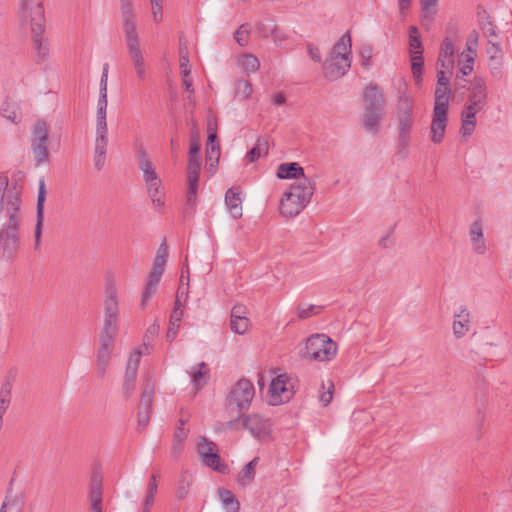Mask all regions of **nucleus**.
I'll use <instances>...</instances> for the list:
<instances>
[{
	"instance_id": "nucleus-1",
	"label": "nucleus",
	"mask_w": 512,
	"mask_h": 512,
	"mask_svg": "<svg viewBox=\"0 0 512 512\" xmlns=\"http://www.w3.org/2000/svg\"><path fill=\"white\" fill-rule=\"evenodd\" d=\"M21 193L16 185L9 187V179L0 175V255L13 262L20 247L22 223Z\"/></svg>"
},
{
	"instance_id": "nucleus-2",
	"label": "nucleus",
	"mask_w": 512,
	"mask_h": 512,
	"mask_svg": "<svg viewBox=\"0 0 512 512\" xmlns=\"http://www.w3.org/2000/svg\"><path fill=\"white\" fill-rule=\"evenodd\" d=\"M21 17L31 26L32 42L37 54V62L46 60L49 55L48 40L44 37V0H20Z\"/></svg>"
},
{
	"instance_id": "nucleus-3",
	"label": "nucleus",
	"mask_w": 512,
	"mask_h": 512,
	"mask_svg": "<svg viewBox=\"0 0 512 512\" xmlns=\"http://www.w3.org/2000/svg\"><path fill=\"white\" fill-rule=\"evenodd\" d=\"M123 33L129 55L140 80L145 78V63L136 30L135 12L132 0H119Z\"/></svg>"
},
{
	"instance_id": "nucleus-4",
	"label": "nucleus",
	"mask_w": 512,
	"mask_h": 512,
	"mask_svg": "<svg viewBox=\"0 0 512 512\" xmlns=\"http://www.w3.org/2000/svg\"><path fill=\"white\" fill-rule=\"evenodd\" d=\"M364 127L367 131L376 133L384 115V95L377 84L367 86L364 93Z\"/></svg>"
},
{
	"instance_id": "nucleus-5",
	"label": "nucleus",
	"mask_w": 512,
	"mask_h": 512,
	"mask_svg": "<svg viewBox=\"0 0 512 512\" xmlns=\"http://www.w3.org/2000/svg\"><path fill=\"white\" fill-rule=\"evenodd\" d=\"M337 353V344L325 334H314L307 338L302 356L314 361H330Z\"/></svg>"
},
{
	"instance_id": "nucleus-6",
	"label": "nucleus",
	"mask_w": 512,
	"mask_h": 512,
	"mask_svg": "<svg viewBox=\"0 0 512 512\" xmlns=\"http://www.w3.org/2000/svg\"><path fill=\"white\" fill-rule=\"evenodd\" d=\"M197 452L203 465L221 474H227L229 472V467L222 461L218 446L215 442L206 437H199L197 441Z\"/></svg>"
},
{
	"instance_id": "nucleus-7",
	"label": "nucleus",
	"mask_w": 512,
	"mask_h": 512,
	"mask_svg": "<svg viewBox=\"0 0 512 512\" xmlns=\"http://www.w3.org/2000/svg\"><path fill=\"white\" fill-rule=\"evenodd\" d=\"M48 125L44 119H38L31 134V150L34 156L35 166H40L48 161Z\"/></svg>"
},
{
	"instance_id": "nucleus-8",
	"label": "nucleus",
	"mask_w": 512,
	"mask_h": 512,
	"mask_svg": "<svg viewBox=\"0 0 512 512\" xmlns=\"http://www.w3.org/2000/svg\"><path fill=\"white\" fill-rule=\"evenodd\" d=\"M154 380L151 376L147 375L141 387V399L138 405V429L144 430L149 424L152 414V404L154 396Z\"/></svg>"
},
{
	"instance_id": "nucleus-9",
	"label": "nucleus",
	"mask_w": 512,
	"mask_h": 512,
	"mask_svg": "<svg viewBox=\"0 0 512 512\" xmlns=\"http://www.w3.org/2000/svg\"><path fill=\"white\" fill-rule=\"evenodd\" d=\"M255 395L253 383L245 378L236 382L227 396L228 405H236L240 412L250 407L251 401Z\"/></svg>"
},
{
	"instance_id": "nucleus-10",
	"label": "nucleus",
	"mask_w": 512,
	"mask_h": 512,
	"mask_svg": "<svg viewBox=\"0 0 512 512\" xmlns=\"http://www.w3.org/2000/svg\"><path fill=\"white\" fill-rule=\"evenodd\" d=\"M240 418H242V427L249 430L254 437L260 438L270 433V422L258 414L239 416L236 419L227 422V428L237 429Z\"/></svg>"
},
{
	"instance_id": "nucleus-11",
	"label": "nucleus",
	"mask_w": 512,
	"mask_h": 512,
	"mask_svg": "<svg viewBox=\"0 0 512 512\" xmlns=\"http://www.w3.org/2000/svg\"><path fill=\"white\" fill-rule=\"evenodd\" d=\"M167 259L162 258V256H156L154 259L153 267L149 273L148 280L146 282L144 291L142 293V298L140 302L141 309H145L147 302L156 292V288L161 280V277L164 273L165 265Z\"/></svg>"
},
{
	"instance_id": "nucleus-12",
	"label": "nucleus",
	"mask_w": 512,
	"mask_h": 512,
	"mask_svg": "<svg viewBox=\"0 0 512 512\" xmlns=\"http://www.w3.org/2000/svg\"><path fill=\"white\" fill-rule=\"evenodd\" d=\"M288 377L286 374L276 376L269 386V401L272 406L281 405L288 402L294 395V391L288 388Z\"/></svg>"
},
{
	"instance_id": "nucleus-13",
	"label": "nucleus",
	"mask_w": 512,
	"mask_h": 512,
	"mask_svg": "<svg viewBox=\"0 0 512 512\" xmlns=\"http://www.w3.org/2000/svg\"><path fill=\"white\" fill-rule=\"evenodd\" d=\"M448 108L445 104L439 103L434 105L433 116L431 122V141L439 144L443 141L447 126Z\"/></svg>"
},
{
	"instance_id": "nucleus-14",
	"label": "nucleus",
	"mask_w": 512,
	"mask_h": 512,
	"mask_svg": "<svg viewBox=\"0 0 512 512\" xmlns=\"http://www.w3.org/2000/svg\"><path fill=\"white\" fill-rule=\"evenodd\" d=\"M46 184L45 178L41 177L39 179V188H38V196H37V204H36V225H35V249H38L41 241L42 228L44 222V204L46 201Z\"/></svg>"
},
{
	"instance_id": "nucleus-15",
	"label": "nucleus",
	"mask_w": 512,
	"mask_h": 512,
	"mask_svg": "<svg viewBox=\"0 0 512 512\" xmlns=\"http://www.w3.org/2000/svg\"><path fill=\"white\" fill-rule=\"evenodd\" d=\"M413 121V116L398 117V154H400L402 158H406L408 155Z\"/></svg>"
},
{
	"instance_id": "nucleus-16",
	"label": "nucleus",
	"mask_w": 512,
	"mask_h": 512,
	"mask_svg": "<svg viewBox=\"0 0 512 512\" xmlns=\"http://www.w3.org/2000/svg\"><path fill=\"white\" fill-rule=\"evenodd\" d=\"M315 182L306 176L291 184L290 190L287 193L305 204H309L314 194Z\"/></svg>"
},
{
	"instance_id": "nucleus-17",
	"label": "nucleus",
	"mask_w": 512,
	"mask_h": 512,
	"mask_svg": "<svg viewBox=\"0 0 512 512\" xmlns=\"http://www.w3.org/2000/svg\"><path fill=\"white\" fill-rule=\"evenodd\" d=\"M351 66V60H340L331 57L323 65L324 77L329 81H335L346 74Z\"/></svg>"
},
{
	"instance_id": "nucleus-18",
	"label": "nucleus",
	"mask_w": 512,
	"mask_h": 512,
	"mask_svg": "<svg viewBox=\"0 0 512 512\" xmlns=\"http://www.w3.org/2000/svg\"><path fill=\"white\" fill-rule=\"evenodd\" d=\"M136 159L139 169L143 172L145 183L160 179L142 144L136 146Z\"/></svg>"
},
{
	"instance_id": "nucleus-19",
	"label": "nucleus",
	"mask_w": 512,
	"mask_h": 512,
	"mask_svg": "<svg viewBox=\"0 0 512 512\" xmlns=\"http://www.w3.org/2000/svg\"><path fill=\"white\" fill-rule=\"evenodd\" d=\"M114 348V342H109V340H99V348L97 351V359H96V366L98 375L100 378H103L106 369L109 366L110 363V357L111 353Z\"/></svg>"
},
{
	"instance_id": "nucleus-20",
	"label": "nucleus",
	"mask_w": 512,
	"mask_h": 512,
	"mask_svg": "<svg viewBox=\"0 0 512 512\" xmlns=\"http://www.w3.org/2000/svg\"><path fill=\"white\" fill-rule=\"evenodd\" d=\"M451 93L450 81L446 76L444 70L437 71V86L435 89V101L434 105L439 103L445 104V107H449V95Z\"/></svg>"
},
{
	"instance_id": "nucleus-21",
	"label": "nucleus",
	"mask_w": 512,
	"mask_h": 512,
	"mask_svg": "<svg viewBox=\"0 0 512 512\" xmlns=\"http://www.w3.org/2000/svg\"><path fill=\"white\" fill-rule=\"evenodd\" d=\"M306 206L307 204L286 192L281 199L279 210L282 216L295 217L300 214Z\"/></svg>"
},
{
	"instance_id": "nucleus-22",
	"label": "nucleus",
	"mask_w": 512,
	"mask_h": 512,
	"mask_svg": "<svg viewBox=\"0 0 512 512\" xmlns=\"http://www.w3.org/2000/svg\"><path fill=\"white\" fill-rule=\"evenodd\" d=\"M207 142H206V158L211 160L215 156V161L218 163L220 157V145L217 140V125L212 120L207 123Z\"/></svg>"
},
{
	"instance_id": "nucleus-23",
	"label": "nucleus",
	"mask_w": 512,
	"mask_h": 512,
	"mask_svg": "<svg viewBox=\"0 0 512 512\" xmlns=\"http://www.w3.org/2000/svg\"><path fill=\"white\" fill-rule=\"evenodd\" d=\"M239 187H231L225 193V204L234 219L242 216V199Z\"/></svg>"
},
{
	"instance_id": "nucleus-24",
	"label": "nucleus",
	"mask_w": 512,
	"mask_h": 512,
	"mask_svg": "<svg viewBox=\"0 0 512 512\" xmlns=\"http://www.w3.org/2000/svg\"><path fill=\"white\" fill-rule=\"evenodd\" d=\"M352 44H351V35L350 31H347L344 33L340 39L334 44L332 51H331V57H334L336 59L340 60H351V53H352Z\"/></svg>"
},
{
	"instance_id": "nucleus-25",
	"label": "nucleus",
	"mask_w": 512,
	"mask_h": 512,
	"mask_svg": "<svg viewBox=\"0 0 512 512\" xmlns=\"http://www.w3.org/2000/svg\"><path fill=\"white\" fill-rule=\"evenodd\" d=\"M279 179H301L305 177L304 169L297 162L282 163L277 168Z\"/></svg>"
},
{
	"instance_id": "nucleus-26",
	"label": "nucleus",
	"mask_w": 512,
	"mask_h": 512,
	"mask_svg": "<svg viewBox=\"0 0 512 512\" xmlns=\"http://www.w3.org/2000/svg\"><path fill=\"white\" fill-rule=\"evenodd\" d=\"M453 322V333L456 338L463 337L469 331L470 312L467 307L461 306Z\"/></svg>"
},
{
	"instance_id": "nucleus-27",
	"label": "nucleus",
	"mask_w": 512,
	"mask_h": 512,
	"mask_svg": "<svg viewBox=\"0 0 512 512\" xmlns=\"http://www.w3.org/2000/svg\"><path fill=\"white\" fill-rule=\"evenodd\" d=\"M119 330V315H104V324L99 340H109L115 342V337Z\"/></svg>"
},
{
	"instance_id": "nucleus-28",
	"label": "nucleus",
	"mask_w": 512,
	"mask_h": 512,
	"mask_svg": "<svg viewBox=\"0 0 512 512\" xmlns=\"http://www.w3.org/2000/svg\"><path fill=\"white\" fill-rule=\"evenodd\" d=\"M104 315H119L117 289L113 283H107L105 289Z\"/></svg>"
},
{
	"instance_id": "nucleus-29",
	"label": "nucleus",
	"mask_w": 512,
	"mask_h": 512,
	"mask_svg": "<svg viewBox=\"0 0 512 512\" xmlns=\"http://www.w3.org/2000/svg\"><path fill=\"white\" fill-rule=\"evenodd\" d=\"M180 301H179V296L177 295V298H176V301H175V307L173 309V312L170 316V321H169V327H168V330H167V333H166V339L168 342H172L177 334H178V329L180 327V322L182 320V317H183V311L180 309Z\"/></svg>"
},
{
	"instance_id": "nucleus-30",
	"label": "nucleus",
	"mask_w": 512,
	"mask_h": 512,
	"mask_svg": "<svg viewBox=\"0 0 512 512\" xmlns=\"http://www.w3.org/2000/svg\"><path fill=\"white\" fill-rule=\"evenodd\" d=\"M469 100H474L480 104L486 105L487 91L486 84L482 77L475 76L469 88Z\"/></svg>"
},
{
	"instance_id": "nucleus-31",
	"label": "nucleus",
	"mask_w": 512,
	"mask_h": 512,
	"mask_svg": "<svg viewBox=\"0 0 512 512\" xmlns=\"http://www.w3.org/2000/svg\"><path fill=\"white\" fill-rule=\"evenodd\" d=\"M471 241L477 254H484L486 246L483 240L482 224L480 221H474L470 228Z\"/></svg>"
},
{
	"instance_id": "nucleus-32",
	"label": "nucleus",
	"mask_w": 512,
	"mask_h": 512,
	"mask_svg": "<svg viewBox=\"0 0 512 512\" xmlns=\"http://www.w3.org/2000/svg\"><path fill=\"white\" fill-rule=\"evenodd\" d=\"M209 379V368L205 362L197 364L194 371L191 373V383L199 390L206 385Z\"/></svg>"
},
{
	"instance_id": "nucleus-33",
	"label": "nucleus",
	"mask_w": 512,
	"mask_h": 512,
	"mask_svg": "<svg viewBox=\"0 0 512 512\" xmlns=\"http://www.w3.org/2000/svg\"><path fill=\"white\" fill-rule=\"evenodd\" d=\"M217 493L226 512H239L240 503L230 490L220 487L218 488Z\"/></svg>"
},
{
	"instance_id": "nucleus-34",
	"label": "nucleus",
	"mask_w": 512,
	"mask_h": 512,
	"mask_svg": "<svg viewBox=\"0 0 512 512\" xmlns=\"http://www.w3.org/2000/svg\"><path fill=\"white\" fill-rule=\"evenodd\" d=\"M403 116H413V102L406 89L398 92L397 117Z\"/></svg>"
},
{
	"instance_id": "nucleus-35",
	"label": "nucleus",
	"mask_w": 512,
	"mask_h": 512,
	"mask_svg": "<svg viewBox=\"0 0 512 512\" xmlns=\"http://www.w3.org/2000/svg\"><path fill=\"white\" fill-rule=\"evenodd\" d=\"M0 114L7 120L14 124H18L21 121L22 114L20 107L17 103L6 100L3 102Z\"/></svg>"
},
{
	"instance_id": "nucleus-36",
	"label": "nucleus",
	"mask_w": 512,
	"mask_h": 512,
	"mask_svg": "<svg viewBox=\"0 0 512 512\" xmlns=\"http://www.w3.org/2000/svg\"><path fill=\"white\" fill-rule=\"evenodd\" d=\"M269 150L268 141L264 137H258L255 145L246 153L245 159L248 163H253L260 158L262 154L267 155Z\"/></svg>"
},
{
	"instance_id": "nucleus-37",
	"label": "nucleus",
	"mask_w": 512,
	"mask_h": 512,
	"mask_svg": "<svg viewBox=\"0 0 512 512\" xmlns=\"http://www.w3.org/2000/svg\"><path fill=\"white\" fill-rule=\"evenodd\" d=\"M199 176L197 174L189 175L187 174L188 188L186 194V205L190 209H194L196 206L197 200V191L199 186Z\"/></svg>"
},
{
	"instance_id": "nucleus-38",
	"label": "nucleus",
	"mask_w": 512,
	"mask_h": 512,
	"mask_svg": "<svg viewBox=\"0 0 512 512\" xmlns=\"http://www.w3.org/2000/svg\"><path fill=\"white\" fill-rule=\"evenodd\" d=\"M258 461H259V457L253 458L239 472L237 480H238V483L241 486H246V485L250 484L254 480L255 474H256L255 470H256V466L258 464Z\"/></svg>"
},
{
	"instance_id": "nucleus-39",
	"label": "nucleus",
	"mask_w": 512,
	"mask_h": 512,
	"mask_svg": "<svg viewBox=\"0 0 512 512\" xmlns=\"http://www.w3.org/2000/svg\"><path fill=\"white\" fill-rule=\"evenodd\" d=\"M494 54L492 57H489V67L491 71V75L495 79H501L503 77V61H502V55H501V48H498L495 46L493 48Z\"/></svg>"
},
{
	"instance_id": "nucleus-40",
	"label": "nucleus",
	"mask_w": 512,
	"mask_h": 512,
	"mask_svg": "<svg viewBox=\"0 0 512 512\" xmlns=\"http://www.w3.org/2000/svg\"><path fill=\"white\" fill-rule=\"evenodd\" d=\"M192 475L188 471H183L180 474L177 489H176V497L178 500H183L189 493L190 486L192 484Z\"/></svg>"
},
{
	"instance_id": "nucleus-41",
	"label": "nucleus",
	"mask_w": 512,
	"mask_h": 512,
	"mask_svg": "<svg viewBox=\"0 0 512 512\" xmlns=\"http://www.w3.org/2000/svg\"><path fill=\"white\" fill-rule=\"evenodd\" d=\"M108 70L109 65L108 63H105L103 65V71L100 79V90H99V98L97 107H104L107 108V81H108Z\"/></svg>"
},
{
	"instance_id": "nucleus-42",
	"label": "nucleus",
	"mask_w": 512,
	"mask_h": 512,
	"mask_svg": "<svg viewBox=\"0 0 512 512\" xmlns=\"http://www.w3.org/2000/svg\"><path fill=\"white\" fill-rule=\"evenodd\" d=\"M146 184H147V190H148L149 196L152 199V202L155 205L163 206L164 199H163V194L161 191V188H162L161 179H157V180H154V181H152L150 183H146Z\"/></svg>"
},
{
	"instance_id": "nucleus-43",
	"label": "nucleus",
	"mask_w": 512,
	"mask_h": 512,
	"mask_svg": "<svg viewBox=\"0 0 512 512\" xmlns=\"http://www.w3.org/2000/svg\"><path fill=\"white\" fill-rule=\"evenodd\" d=\"M476 115L462 113L460 133L463 137L471 136L476 127Z\"/></svg>"
},
{
	"instance_id": "nucleus-44",
	"label": "nucleus",
	"mask_w": 512,
	"mask_h": 512,
	"mask_svg": "<svg viewBox=\"0 0 512 512\" xmlns=\"http://www.w3.org/2000/svg\"><path fill=\"white\" fill-rule=\"evenodd\" d=\"M137 373L133 371H125L124 382L122 386V393L125 399H129L136 387Z\"/></svg>"
},
{
	"instance_id": "nucleus-45",
	"label": "nucleus",
	"mask_w": 512,
	"mask_h": 512,
	"mask_svg": "<svg viewBox=\"0 0 512 512\" xmlns=\"http://www.w3.org/2000/svg\"><path fill=\"white\" fill-rule=\"evenodd\" d=\"M411 71L416 80V83L419 84L422 81V73L424 68V59L423 54L411 55Z\"/></svg>"
},
{
	"instance_id": "nucleus-46",
	"label": "nucleus",
	"mask_w": 512,
	"mask_h": 512,
	"mask_svg": "<svg viewBox=\"0 0 512 512\" xmlns=\"http://www.w3.org/2000/svg\"><path fill=\"white\" fill-rule=\"evenodd\" d=\"M108 142H95L94 166L100 171L105 165L106 151Z\"/></svg>"
},
{
	"instance_id": "nucleus-47",
	"label": "nucleus",
	"mask_w": 512,
	"mask_h": 512,
	"mask_svg": "<svg viewBox=\"0 0 512 512\" xmlns=\"http://www.w3.org/2000/svg\"><path fill=\"white\" fill-rule=\"evenodd\" d=\"M90 498L102 497V476L98 472H93L90 477Z\"/></svg>"
},
{
	"instance_id": "nucleus-48",
	"label": "nucleus",
	"mask_w": 512,
	"mask_h": 512,
	"mask_svg": "<svg viewBox=\"0 0 512 512\" xmlns=\"http://www.w3.org/2000/svg\"><path fill=\"white\" fill-rule=\"evenodd\" d=\"M250 320L247 316L239 318H230L231 330L239 335H243L249 328Z\"/></svg>"
},
{
	"instance_id": "nucleus-49",
	"label": "nucleus",
	"mask_w": 512,
	"mask_h": 512,
	"mask_svg": "<svg viewBox=\"0 0 512 512\" xmlns=\"http://www.w3.org/2000/svg\"><path fill=\"white\" fill-rule=\"evenodd\" d=\"M252 84L245 79H240L236 82L235 94L242 100H247L252 93Z\"/></svg>"
},
{
	"instance_id": "nucleus-50",
	"label": "nucleus",
	"mask_w": 512,
	"mask_h": 512,
	"mask_svg": "<svg viewBox=\"0 0 512 512\" xmlns=\"http://www.w3.org/2000/svg\"><path fill=\"white\" fill-rule=\"evenodd\" d=\"M258 34L263 38H268L273 33H277V26L273 20L260 21L256 25Z\"/></svg>"
},
{
	"instance_id": "nucleus-51",
	"label": "nucleus",
	"mask_w": 512,
	"mask_h": 512,
	"mask_svg": "<svg viewBox=\"0 0 512 512\" xmlns=\"http://www.w3.org/2000/svg\"><path fill=\"white\" fill-rule=\"evenodd\" d=\"M108 128L106 118H97L96 120V139L95 142H108Z\"/></svg>"
},
{
	"instance_id": "nucleus-52",
	"label": "nucleus",
	"mask_w": 512,
	"mask_h": 512,
	"mask_svg": "<svg viewBox=\"0 0 512 512\" xmlns=\"http://www.w3.org/2000/svg\"><path fill=\"white\" fill-rule=\"evenodd\" d=\"M322 389H323V392L319 396V401L325 407V406L329 405L333 399V392H334L333 381L328 380L327 387H326L325 383L322 382Z\"/></svg>"
},
{
	"instance_id": "nucleus-53",
	"label": "nucleus",
	"mask_w": 512,
	"mask_h": 512,
	"mask_svg": "<svg viewBox=\"0 0 512 512\" xmlns=\"http://www.w3.org/2000/svg\"><path fill=\"white\" fill-rule=\"evenodd\" d=\"M180 69L184 77H188L191 73L187 47L180 46Z\"/></svg>"
},
{
	"instance_id": "nucleus-54",
	"label": "nucleus",
	"mask_w": 512,
	"mask_h": 512,
	"mask_svg": "<svg viewBox=\"0 0 512 512\" xmlns=\"http://www.w3.org/2000/svg\"><path fill=\"white\" fill-rule=\"evenodd\" d=\"M242 66L248 72H255L259 69L260 62L256 56L252 54H246L244 55Z\"/></svg>"
},
{
	"instance_id": "nucleus-55",
	"label": "nucleus",
	"mask_w": 512,
	"mask_h": 512,
	"mask_svg": "<svg viewBox=\"0 0 512 512\" xmlns=\"http://www.w3.org/2000/svg\"><path fill=\"white\" fill-rule=\"evenodd\" d=\"M439 55H442V58L450 57L454 60V45L451 38H444L440 46Z\"/></svg>"
},
{
	"instance_id": "nucleus-56",
	"label": "nucleus",
	"mask_w": 512,
	"mask_h": 512,
	"mask_svg": "<svg viewBox=\"0 0 512 512\" xmlns=\"http://www.w3.org/2000/svg\"><path fill=\"white\" fill-rule=\"evenodd\" d=\"M483 14L486 18V22L481 21L480 25H481V29L483 30L484 35L486 37H497L496 27L493 24V22L490 20L489 15L487 14V12L485 10L483 11Z\"/></svg>"
},
{
	"instance_id": "nucleus-57",
	"label": "nucleus",
	"mask_w": 512,
	"mask_h": 512,
	"mask_svg": "<svg viewBox=\"0 0 512 512\" xmlns=\"http://www.w3.org/2000/svg\"><path fill=\"white\" fill-rule=\"evenodd\" d=\"M321 310H322V307L316 306V305H309L307 307L299 306L297 314L300 319H307V318L311 317L312 315L319 314L321 312Z\"/></svg>"
},
{
	"instance_id": "nucleus-58",
	"label": "nucleus",
	"mask_w": 512,
	"mask_h": 512,
	"mask_svg": "<svg viewBox=\"0 0 512 512\" xmlns=\"http://www.w3.org/2000/svg\"><path fill=\"white\" fill-rule=\"evenodd\" d=\"M248 24H242L238 30L234 33L235 41L242 47L246 46L248 43Z\"/></svg>"
},
{
	"instance_id": "nucleus-59",
	"label": "nucleus",
	"mask_w": 512,
	"mask_h": 512,
	"mask_svg": "<svg viewBox=\"0 0 512 512\" xmlns=\"http://www.w3.org/2000/svg\"><path fill=\"white\" fill-rule=\"evenodd\" d=\"M142 353L143 352L141 350H134L130 354L128 362H127V366H126L127 371H133V372L137 373Z\"/></svg>"
},
{
	"instance_id": "nucleus-60",
	"label": "nucleus",
	"mask_w": 512,
	"mask_h": 512,
	"mask_svg": "<svg viewBox=\"0 0 512 512\" xmlns=\"http://www.w3.org/2000/svg\"><path fill=\"white\" fill-rule=\"evenodd\" d=\"M474 57L467 56L465 63L459 68V72L456 75L457 79H464L473 71Z\"/></svg>"
},
{
	"instance_id": "nucleus-61",
	"label": "nucleus",
	"mask_w": 512,
	"mask_h": 512,
	"mask_svg": "<svg viewBox=\"0 0 512 512\" xmlns=\"http://www.w3.org/2000/svg\"><path fill=\"white\" fill-rule=\"evenodd\" d=\"M409 50H410V56L411 55H417V54H423V45L421 42L420 36L413 35L411 37V40L409 39Z\"/></svg>"
},
{
	"instance_id": "nucleus-62",
	"label": "nucleus",
	"mask_w": 512,
	"mask_h": 512,
	"mask_svg": "<svg viewBox=\"0 0 512 512\" xmlns=\"http://www.w3.org/2000/svg\"><path fill=\"white\" fill-rule=\"evenodd\" d=\"M372 57V47L370 45H363L360 50L361 65L364 68H369L370 60Z\"/></svg>"
},
{
	"instance_id": "nucleus-63",
	"label": "nucleus",
	"mask_w": 512,
	"mask_h": 512,
	"mask_svg": "<svg viewBox=\"0 0 512 512\" xmlns=\"http://www.w3.org/2000/svg\"><path fill=\"white\" fill-rule=\"evenodd\" d=\"M200 170H201L200 156H195V157L189 158L187 174L193 175V173H194V174L200 175Z\"/></svg>"
},
{
	"instance_id": "nucleus-64",
	"label": "nucleus",
	"mask_w": 512,
	"mask_h": 512,
	"mask_svg": "<svg viewBox=\"0 0 512 512\" xmlns=\"http://www.w3.org/2000/svg\"><path fill=\"white\" fill-rule=\"evenodd\" d=\"M484 104H480L474 100H469L468 99V103L467 105L465 106V111L463 113H466V114H473V115H476L478 112H480L483 108H484Z\"/></svg>"
}]
</instances>
